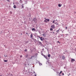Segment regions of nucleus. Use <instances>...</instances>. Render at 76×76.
Segmentation results:
<instances>
[{"mask_svg":"<svg viewBox=\"0 0 76 76\" xmlns=\"http://www.w3.org/2000/svg\"><path fill=\"white\" fill-rule=\"evenodd\" d=\"M39 44H41V45L42 44V43H41V42H39Z\"/></svg>","mask_w":76,"mask_h":76,"instance_id":"nucleus-18","label":"nucleus"},{"mask_svg":"<svg viewBox=\"0 0 76 76\" xmlns=\"http://www.w3.org/2000/svg\"><path fill=\"white\" fill-rule=\"evenodd\" d=\"M53 28H50V30L51 31H53Z\"/></svg>","mask_w":76,"mask_h":76,"instance_id":"nucleus-19","label":"nucleus"},{"mask_svg":"<svg viewBox=\"0 0 76 76\" xmlns=\"http://www.w3.org/2000/svg\"><path fill=\"white\" fill-rule=\"evenodd\" d=\"M32 31H35V29L34 28H33L32 29Z\"/></svg>","mask_w":76,"mask_h":76,"instance_id":"nucleus-10","label":"nucleus"},{"mask_svg":"<svg viewBox=\"0 0 76 76\" xmlns=\"http://www.w3.org/2000/svg\"><path fill=\"white\" fill-rule=\"evenodd\" d=\"M30 37H31V38H32V37H33V34H32L31 35Z\"/></svg>","mask_w":76,"mask_h":76,"instance_id":"nucleus-12","label":"nucleus"},{"mask_svg":"<svg viewBox=\"0 0 76 76\" xmlns=\"http://www.w3.org/2000/svg\"><path fill=\"white\" fill-rule=\"evenodd\" d=\"M59 44H60V42H59Z\"/></svg>","mask_w":76,"mask_h":76,"instance_id":"nucleus-44","label":"nucleus"},{"mask_svg":"<svg viewBox=\"0 0 76 76\" xmlns=\"http://www.w3.org/2000/svg\"><path fill=\"white\" fill-rule=\"evenodd\" d=\"M24 7H23V6H22V8H23Z\"/></svg>","mask_w":76,"mask_h":76,"instance_id":"nucleus-26","label":"nucleus"},{"mask_svg":"<svg viewBox=\"0 0 76 76\" xmlns=\"http://www.w3.org/2000/svg\"><path fill=\"white\" fill-rule=\"evenodd\" d=\"M59 30H58L57 31H56V32H59Z\"/></svg>","mask_w":76,"mask_h":76,"instance_id":"nucleus-25","label":"nucleus"},{"mask_svg":"<svg viewBox=\"0 0 76 76\" xmlns=\"http://www.w3.org/2000/svg\"><path fill=\"white\" fill-rule=\"evenodd\" d=\"M32 56H31V58H32Z\"/></svg>","mask_w":76,"mask_h":76,"instance_id":"nucleus-43","label":"nucleus"},{"mask_svg":"<svg viewBox=\"0 0 76 76\" xmlns=\"http://www.w3.org/2000/svg\"><path fill=\"white\" fill-rule=\"evenodd\" d=\"M4 62H7V60H4Z\"/></svg>","mask_w":76,"mask_h":76,"instance_id":"nucleus-20","label":"nucleus"},{"mask_svg":"<svg viewBox=\"0 0 76 76\" xmlns=\"http://www.w3.org/2000/svg\"><path fill=\"white\" fill-rule=\"evenodd\" d=\"M20 3H23V1H22V0H20Z\"/></svg>","mask_w":76,"mask_h":76,"instance_id":"nucleus-14","label":"nucleus"},{"mask_svg":"<svg viewBox=\"0 0 76 76\" xmlns=\"http://www.w3.org/2000/svg\"><path fill=\"white\" fill-rule=\"evenodd\" d=\"M13 7H14V9H16V6L15 5H14Z\"/></svg>","mask_w":76,"mask_h":76,"instance_id":"nucleus-11","label":"nucleus"},{"mask_svg":"<svg viewBox=\"0 0 76 76\" xmlns=\"http://www.w3.org/2000/svg\"><path fill=\"white\" fill-rule=\"evenodd\" d=\"M7 1H9V2H10V1L9 0H7Z\"/></svg>","mask_w":76,"mask_h":76,"instance_id":"nucleus-27","label":"nucleus"},{"mask_svg":"<svg viewBox=\"0 0 76 76\" xmlns=\"http://www.w3.org/2000/svg\"><path fill=\"white\" fill-rule=\"evenodd\" d=\"M64 7H65V5H64Z\"/></svg>","mask_w":76,"mask_h":76,"instance_id":"nucleus-42","label":"nucleus"},{"mask_svg":"<svg viewBox=\"0 0 76 76\" xmlns=\"http://www.w3.org/2000/svg\"><path fill=\"white\" fill-rule=\"evenodd\" d=\"M69 75H70V74H69Z\"/></svg>","mask_w":76,"mask_h":76,"instance_id":"nucleus-36","label":"nucleus"},{"mask_svg":"<svg viewBox=\"0 0 76 76\" xmlns=\"http://www.w3.org/2000/svg\"><path fill=\"white\" fill-rule=\"evenodd\" d=\"M58 43H59V41H58Z\"/></svg>","mask_w":76,"mask_h":76,"instance_id":"nucleus-32","label":"nucleus"},{"mask_svg":"<svg viewBox=\"0 0 76 76\" xmlns=\"http://www.w3.org/2000/svg\"><path fill=\"white\" fill-rule=\"evenodd\" d=\"M5 57H7V56H5V55H4V56Z\"/></svg>","mask_w":76,"mask_h":76,"instance_id":"nucleus-33","label":"nucleus"},{"mask_svg":"<svg viewBox=\"0 0 76 76\" xmlns=\"http://www.w3.org/2000/svg\"><path fill=\"white\" fill-rule=\"evenodd\" d=\"M51 28H53V29H55V25H52V26H51Z\"/></svg>","mask_w":76,"mask_h":76,"instance_id":"nucleus-2","label":"nucleus"},{"mask_svg":"<svg viewBox=\"0 0 76 76\" xmlns=\"http://www.w3.org/2000/svg\"><path fill=\"white\" fill-rule=\"evenodd\" d=\"M55 21H56V20H53V23H55Z\"/></svg>","mask_w":76,"mask_h":76,"instance_id":"nucleus-17","label":"nucleus"},{"mask_svg":"<svg viewBox=\"0 0 76 76\" xmlns=\"http://www.w3.org/2000/svg\"><path fill=\"white\" fill-rule=\"evenodd\" d=\"M42 36H43V37H46V34H42Z\"/></svg>","mask_w":76,"mask_h":76,"instance_id":"nucleus-9","label":"nucleus"},{"mask_svg":"<svg viewBox=\"0 0 76 76\" xmlns=\"http://www.w3.org/2000/svg\"><path fill=\"white\" fill-rule=\"evenodd\" d=\"M39 65H42V64H41V63H39Z\"/></svg>","mask_w":76,"mask_h":76,"instance_id":"nucleus-22","label":"nucleus"},{"mask_svg":"<svg viewBox=\"0 0 76 76\" xmlns=\"http://www.w3.org/2000/svg\"><path fill=\"white\" fill-rule=\"evenodd\" d=\"M53 32V33H54V32Z\"/></svg>","mask_w":76,"mask_h":76,"instance_id":"nucleus-37","label":"nucleus"},{"mask_svg":"<svg viewBox=\"0 0 76 76\" xmlns=\"http://www.w3.org/2000/svg\"><path fill=\"white\" fill-rule=\"evenodd\" d=\"M15 4V3H14V4Z\"/></svg>","mask_w":76,"mask_h":76,"instance_id":"nucleus-41","label":"nucleus"},{"mask_svg":"<svg viewBox=\"0 0 76 76\" xmlns=\"http://www.w3.org/2000/svg\"><path fill=\"white\" fill-rule=\"evenodd\" d=\"M0 76H1V75H0Z\"/></svg>","mask_w":76,"mask_h":76,"instance_id":"nucleus-45","label":"nucleus"},{"mask_svg":"<svg viewBox=\"0 0 76 76\" xmlns=\"http://www.w3.org/2000/svg\"><path fill=\"white\" fill-rule=\"evenodd\" d=\"M62 72V71H61L59 73V74H58L59 75V76H60V74H61V73Z\"/></svg>","mask_w":76,"mask_h":76,"instance_id":"nucleus-16","label":"nucleus"},{"mask_svg":"<svg viewBox=\"0 0 76 76\" xmlns=\"http://www.w3.org/2000/svg\"><path fill=\"white\" fill-rule=\"evenodd\" d=\"M44 57H45V58L46 59V60H48V58H47V56H46L45 55H44Z\"/></svg>","mask_w":76,"mask_h":76,"instance_id":"nucleus-8","label":"nucleus"},{"mask_svg":"<svg viewBox=\"0 0 76 76\" xmlns=\"http://www.w3.org/2000/svg\"><path fill=\"white\" fill-rule=\"evenodd\" d=\"M15 4H19V2H15Z\"/></svg>","mask_w":76,"mask_h":76,"instance_id":"nucleus-13","label":"nucleus"},{"mask_svg":"<svg viewBox=\"0 0 76 76\" xmlns=\"http://www.w3.org/2000/svg\"><path fill=\"white\" fill-rule=\"evenodd\" d=\"M26 34H27L28 35V33H26Z\"/></svg>","mask_w":76,"mask_h":76,"instance_id":"nucleus-29","label":"nucleus"},{"mask_svg":"<svg viewBox=\"0 0 76 76\" xmlns=\"http://www.w3.org/2000/svg\"><path fill=\"white\" fill-rule=\"evenodd\" d=\"M39 38L40 39V40H41V41H43V39H44V38H43L42 37H39Z\"/></svg>","mask_w":76,"mask_h":76,"instance_id":"nucleus-6","label":"nucleus"},{"mask_svg":"<svg viewBox=\"0 0 76 76\" xmlns=\"http://www.w3.org/2000/svg\"><path fill=\"white\" fill-rule=\"evenodd\" d=\"M35 76H37V75H35Z\"/></svg>","mask_w":76,"mask_h":76,"instance_id":"nucleus-34","label":"nucleus"},{"mask_svg":"<svg viewBox=\"0 0 76 76\" xmlns=\"http://www.w3.org/2000/svg\"><path fill=\"white\" fill-rule=\"evenodd\" d=\"M62 60H65V59H66V57H65V56H62Z\"/></svg>","mask_w":76,"mask_h":76,"instance_id":"nucleus-5","label":"nucleus"},{"mask_svg":"<svg viewBox=\"0 0 76 76\" xmlns=\"http://www.w3.org/2000/svg\"><path fill=\"white\" fill-rule=\"evenodd\" d=\"M75 52H76V48H75Z\"/></svg>","mask_w":76,"mask_h":76,"instance_id":"nucleus-28","label":"nucleus"},{"mask_svg":"<svg viewBox=\"0 0 76 76\" xmlns=\"http://www.w3.org/2000/svg\"><path fill=\"white\" fill-rule=\"evenodd\" d=\"M62 6V5L61 4H58V7H61Z\"/></svg>","mask_w":76,"mask_h":76,"instance_id":"nucleus-7","label":"nucleus"},{"mask_svg":"<svg viewBox=\"0 0 76 76\" xmlns=\"http://www.w3.org/2000/svg\"><path fill=\"white\" fill-rule=\"evenodd\" d=\"M33 21H34V22L36 23V22H37V19L36 18L34 19L33 20Z\"/></svg>","mask_w":76,"mask_h":76,"instance_id":"nucleus-4","label":"nucleus"},{"mask_svg":"<svg viewBox=\"0 0 76 76\" xmlns=\"http://www.w3.org/2000/svg\"><path fill=\"white\" fill-rule=\"evenodd\" d=\"M10 13L11 14V15H12V11H10Z\"/></svg>","mask_w":76,"mask_h":76,"instance_id":"nucleus-21","label":"nucleus"},{"mask_svg":"<svg viewBox=\"0 0 76 76\" xmlns=\"http://www.w3.org/2000/svg\"><path fill=\"white\" fill-rule=\"evenodd\" d=\"M49 22L50 21V19H45L44 20V22Z\"/></svg>","mask_w":76,"mask_h":76,"instance_id":"nucleus-1","label":"nucleus"},{"mask_svg":"<svg viewBox=\"0 0 76 76\" xmlns=\"http://www.w3.org/2000/svg\"><path fill=\"white\" fill-rule=\"evenodd\" d=\"M66 29H67V27H66Z\"/></svg>","mask_w":76,"mask_h":76,"instance_id":"nucleus-30","label":"nucleus"},{"mask_svg":"<svg viewBox=\"0 0 76 76\" xmlns=\"http://www.w3.org/2000/svg\"><path fill=\"white\" fill-rule=\"evenodd\" d=\"M62 35L63 36V34L62 35H61V36H62Z\"/></svg>","mask_w":76,"mask_h":76,"instance_id":"nucleus-40","label":"nucleus"},{"mask_svg":"<svg viewBox=\"0 0 76 76\" xmlns=\"http://www.w3.org/2000/svg\"><path fill=\"white\" fill-rule=\"evenodd\" d=\"M25 51H26H26H27V50H26V49H25Z\"/></svg>","mask_w":76,"mask_h":76,"instance_id":"nucleus-23","label":"nucleus"},{"mask_svg":"<svg viewBox=\"0 0 76 76\" xmlns=\"http://www.w3.org/2000/svg\"><path fill=\"white\" fill-rule=\"evenodd\" d=\"M57 33H58V32Z\"/></svg>","mask_w":76,"mask_h":76,"instance_id":"nucleus-46","label":"nucleus"},{"mask_svg":"<svg viewBox=\"0 0 76 76\" xmlns=\"http://www.w3.org/2000/svg\"><path fill=\"white\" fill-rule=\"evenodd\" d=\"M48 57H50L51 55H50V54H48Z\"/></svg>","mask_w":76,"mask_h":76,"instance_id":"nucleus-15","label":"nucleus"},{"mask_svg":"<svg viewBox=\"0 0 76 76\" xmlns=\"http://www.w3.org/2000/svg\"><path fill=\"white\" fill-rule=\"evenodd\" d=\"M71 63H73L74 61H75V60L74 59H73L72 58H71Z\"/></svg>","mask_w":76,"mask_h":76,"instance_id":"nucleus-3","label":"nucleus"},{"mask_svg":"<svg viewBox=\"0 0 76 76\" xmlns=\"http://www.w3.org/2000/svg\"><path fill=\"white\" fill-rule=\"evenodd\" d=\"M63 54H65V53H64H64H63Z\"/></svg>","mask_w":76,"mask_h":76,"instance_id":"nucleus-35","label":"nucleus"},{"mask_svg":"<svg viewBox=\"0 0 76 76\" xmlns=\"http://www.w3.org/2000/svg\"><path fill=\"white\" fill-rule=\"evenodd\" d=\"M45 42H47V41H45Z\"/></svg>","mask_w":76,"mask_h":76,"instance_id":"nucleus-39","label":"nucleus"},{"mask_svg":"<svg viewBox=\"0 0 76 76\" xmlns=\"http://www.w3.org/2000/svg\"><path fill=\"white\" fill-rule=\"evenodd\" d=\"M62 75H64V73H63V74H62Z\"/></svg>","mask_w":76,"mask_h":76,"instance_id":"nucleus-31","label":"nucleus"},{"mask_svg":"<svg viewBox=\"0 0 76 76\" xmlns=\"http://www.w3.org/2000/svg\"><path fill=\"white\" fill-rule=\"evenodd\" d=\"M20 57H22V55H21V56H20Z\"/></svg>","mask_w":76,"mask_h":76,"instance_id":"nucleus-24","label":"nucleus"},{"mask_svg":"<svg viewBox=\"0 0 76 76\" xmlns=\"http://www.w3.org/2000/svg\"><path fill=\"white\" fill-rule=\"evenodd\" d=\"M66 35H68V34H67Z\"/></svg>","mask_w":76,"mask_h":76,"instance_id":"nucleus-38","label":"nucleus"}]
</instances>
